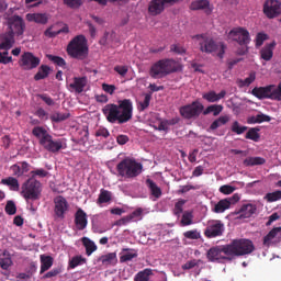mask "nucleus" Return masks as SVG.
Instances as JSON below:
<instances>
[{"mask_svg": "<svg viewBox=\"0 0 281 281\" xmlns=\"http://www.w3.org/2000/svg\"><path fill=\"white\" fill-rule=\"evenodd\" d=\"M35 115H36V117H40V120H44V121L49 120V113H47V111H45V109H43V108H38L35 111Z\"/></svg>", "mask_w": 281, "mask_h": 281, "instance_id": "obj_61", "label": "nucleus"}, {"mask_svg": "<svg viewBox=\"0 0 281 281\" xmlns=\"http://www.w3.org/2000/svg\"><path fill=\"white\" fill-rule=\"evenodd\" d=\"M271 85L266 87H255L251 90V94L258 100H270Z\"/></svg>", "mask_w": 281, "mask_h": 281, "instance_id": "obj_22", "label": "nucleus"}, {"mask_svg": "<svg viewBox=\"0 0 281 281\" xmlns=\"http://www.w3.org/2000/svg\"><path fill=\"white\" fill-rule=\"evenodd\" d=\"M228 41H234L238 43L240 47H246L241 50H238L239 56H245L247 54V46L251 43V35H249V31L243 26L234 27L228 32L227 35Z\"/></svg>", "mask_w": 281, "mask_h": 281, "instance_id": "obj_7", "label": "nucleus"}, {"mask_svg": "<svg viewBox=\"0 0 281 281\" xmlns=\"http://www.w3.org/2000/svg\"><path fill=\"white\" fill-rule=\"evenodd\" d=\"M270 100L281 102V83H279L278 86L270 85Z\"/></svg>", "mask_w": 281, "mask_h": 281, "instance_id": "obj_44", "label": "nucleus"}, {"mask_svg": "<svg viewBox=\"0 0 281 281\" xmlns=\"http://www.w3.org/2000/svg\"><path fill=\"white\" fill-rule=\"evenodd\" d=\"M256 210L257 207L254 204H243L236 212L237 218H251L256 214Z\"/></svg>", "mask_w": 281, "mask_h": 281, "instance_id": "obj_23", "label": "nucleus"}, {"mask_svg": "<svg viewBox=\"0 0 281 281\" xmlns=\"http://www.w3.org/2000/svg\"><path fill=\"white\" fill-rule=\"evenodd\" d=\"M80 265H87V258L82 256H75L68 262L69 269H76V267H80Z\"/></svg>", "mask_w": 281, "mask_h": 281, "instance_id": "obj_46", "label": "nucleus"}, {"mask_svg": "<svg viewBox=\"0 0 281 281\" xmlns=\"http://www.w3.org/2000/svg\"><path fill=\"white\" fill-rule=\"evenodd\" d=\"M67 54L77 60H85L89 56V46H87V37L85 35L75 36L67 46Z\"/></svg>", "mask_w": 281, "mask_h": 281, "instance_id": "obj_4", "label": "nucleus"}, {"mask_svg": "<svg viewBox=\"0 0 281 281\" xmlns=\"http://www.w3.org/2000/svg\"><path fill=\"white\" fill-rule=\"evenodd\" d=\"M54 26H49L45 30L44 36H47V38H56L59 34H69V26L64 25L63 29L58 31H52Z\"/></svg>", "mask_w": 281, "mask_h": 281, "instance_id": "obj_33", "label": "nucleus"}, {"mask_svg": "<svg viewBox=\"0 0 281 281\" xmlns=\"http://www.w3.org/2000/svg\"><path fill=\"white\" fill-rule=\"evenodd\" d=\"M10 170L13 177H23V171H21V166L19 164H14L10 167Z\"/></svg>", "mask_w": 281, "mask_h": 281, "instance_id": "obj_64", "label": "nucleus"}, {"mask_svg": "<svg viewBox=\"0 0 281 281\" xmlns=\"http://www.w3.org/2000/svg\"><path fill=\"white\" fill-rule=\"evenodd\" d=\"M263 14L267 19H276L281 14V3L278 0H266L263 4Z\"/></svg>", "mask_w": 281, "mask_h": 281, "instance_id": "obj_16", "label": "nucleus"}, {"mask_svg": "<svg viewBox=\"0 0 281 281\" xmlns=\"http://www.w3.org/2000/svg\"><path fill=\"white\" fill-rule=\"evenodd\" d=\"M81 241H82L83 247L86 248L87 256H91V254H93V251H98V246L89 237H82Z\"/></svg>", "mask_w": 281, "mask_h": 281, "instance_id": "obj_35", "label": "nucleus"}, {"mask_svg": "<svg viewBox=\"0 0 281 281\" xmlns=\"http://www.w3.org/2000/svg\"><path fill=\"white\" fill-rule=\"evenodd\" d=\"M2 186H8L13 192H19V180L14 177H8L1 180Z\"/></svg>", "mask_w": 281, "mask_h": 281, "instance_id": "obj_38", "label": "nucleus"}, {"mask_svg": "<svg viewBox=\"0 0 281 281\" xmlns=\"http://www.w3.org/2000/svg\"><path fill=\"white\" fill-rule=\"evenodd\" d=\"M63 273V269L60 268H54L50 271L46 272L43 277L42 280H47L49 278H56V276H60Z\"/></svg>", "mask_w": 281, "mask_h": 281, "instance_id": "obj_58", "label": "nucleus"}, {"mask_svg": "<svg viewBox=\"0 0 281 281\" xmlns=\"http://www.w3.org/2000/svg\"><path fill=\"white\" fill-rule=\"evenodd\" d=\"M267 164V160L262 157H248L244 160V166L251 167V166H263Z\"/></svg>", "mask_w": 281, "mask_h": 281, "instance_id": "obj_40", "label": "nucleus"}, {"mask_svg": "<svg viewBox=\"0 0 281 281\" xmlns=\"http://www.w3.org/2000/svg\"><path fill=\"white\" fill-rule=\"evenodd\" d=\"M46 58L50 60V63H54V65H57V67H65L67 65V61L60 56L56 55H46Z\"/></svg>", "mask_w": 281, "mask_h": 281, "instance_id": "obj_52", "label": "nucleus"}, {"mask_svg": "<svg viewBox=\"0 0 281 281\" xmlns=\"http://www.w3.org/2000/svg\"><path fill=\"white\" fill-rule=\"evenodd\" d=\"M236 191V187H232L229 184H224L222 187H220V192L222 194H233V192Z\"/></svg>", "mask_w": 281, "mask_h": 281, "instance_id": "obj_63", "label": "nucleus"}, {"mask_svg": "<svg viewBox=\"0 0 281 281\" xmlns=\"http://www.w3.org/2000/svg\"><path fill=\"white\" fill-rule=\"evenodd\" d=\"M37 98H40V100L45 102L47 106H54V104H56V101H54L52 97H49V94L47 93L37 94Z\"/></svg>", "mask_w": 281, "mask_h": 281, "instance_id": "obj_59", "label": "nucleus"}, {"mask_svg": "<svg viewBox=\"0 0 281 281\" xmlns=\"http://www.w3.org/2000/svg\"><path fill=\"white\" fill-rule=\"evenodd\" d=\"M206 258L209 262L217 263L225 262V260H232L229 247L227 246V244L222 246H214L207 250Z\"/></svg>", "mask_w": 281, "mask_h": 281, "instance_id": "obj_10", "label": "nucleus"}, {"mask_svg": "<svg viewBox=\"0 0 281 281\" xmlns=\"http://www.w3.org/2000/svg\"><path fill=\"white\" fill-rule=\"evenodd\" d=\"M280 240L281 227H274L263 237V245L265 247H271V245H278Z\"/></svg>", "mask_w": 281, "mask_h": 281, "instance_id": "obj_18", "label": "nucleus"}, {"mask_svg": "<svg viewBox=\"0 0 281 281\" xmlns=\"http://www.w3.org/2000/svg\"><path fill=\"white\" fill-rule=\"evenodd\" d=\"M249 127L245 126V125H240V123L238 121L233 122L232 126H231V131L232 133H235V135H243V133H246V131H248Z\"/></svg>", "mask_w": 281, "mask_h": 281, "instance_id": "obj_48", "label": "nucleus"}, {"mask_svg": "<svg viewBox=\"0 0 281 281\" xmlns=\"http://www.w3.org/2000/svg\"><path fill=\"white\" fill-rule=\"evenodd\" d=\"M210 113H213L214 117H218V115H221V113H223V105L211 104L206 109H203V111H202L203 115H210Z\"/></svg>", "mask_w": 281, "mask_h": 281, "instance_id": "obj_36", "label": "nucleus"}, {"mask_svg": "<svg viewBox=\"0 0 281 281\" xmlns=\"http://www.w3.org/2000/svg\"><path fill=\"white\" fill-rule=\"evenodd\" d=\"M194 224V214L191 211H184L180 221L181 227H188Z\"/></svg>", "mask_w": 281, "mask_h": 281, "instance_id": "obj_39", "label": "nucleus"}, {"mask_svg": "<svg viewBox=\"0 0 281 281\" xmlns=\"http://www.w3.org/2000/svg\"><path fill=\"white\" fill-rule=\"evenodd\" d=\"M265 200L268 203H276V201H280L281 200V190H277V191L267 193L265 195Z\"/></svg>", "mask_w": 281, "mask_h": 281, "instance_id": "obj_50", "label": "nucleus"}, {"mask_svg": "<svg viewBox=\"0 0 281 281\" xmlns=\"http://www.w3.org/2000/svg\"><path fill=\"white\" fill-rule=\"evenodd\" d=\"M227 246L232 260L240 256H249V254H254V251H256L254 241L247 238L233 239L229 244H227Z\"/></svg>", "mask_w": 281, "mask_h": 281, "instance_id": "obj_5", "label": "nucleus"}, {"mask_svg": "<svg viewBox=\"0 0 281 281\" xmlns=\"http://www.w3.org/2000/svg\"><path fill=\"white\" fill-rule=\"evenodd\" d=\"M42 192L43 186L41 184V181L34 178H29L22 184L21 194L26 201H38V199H41Z\"/></svg>", "mask_w": 281, "mask_h": 281, "instance_id": "obj_8", "label": "nucleus"}, {"mask_svg": "<svg viewBox=\"0 0 281 281\" xmlns=\"http://www.w3.org/2000/svg\"><path fill=\"white\" fill-rule=\"evenodd\" d=\"M55 214L57 218H65V213L69 210V203L63 195H58L54 199Z\"/></svg>", "mask_w": 281, "mask_h": 281, "instance_id": "obj_17", "label": "nucleus"}, {"mask_svg": "<svg viewBox=\"0 0 281 281\" xmlns=\"http://www.w3.org/2000/svg\"><path fill=\"white\" fill-rule=\"evenodd\" d=\"M40 261H41V270H40L41 274L45 273V271H49L52 267H54V258L52 256L41 255Z\"/></svg>", "mask_w": 281, "mask_h": 281, "instance_id": "obj_28", "label": "nucleus"}, {"mask_svg": "<svg viewBox=\"0 0 281 281\" xmlns=\"http://www.w3.org/2000/svg\"><path fill=\"white\" fill-rule=\"evenodd\" d=\"M225 234V224L221 220H212L204 231L206 238H218Z\"/></svg>", "mask_w": 281, "mask_h": 281, "instance_id": "obj_13", "label": "nucleus"}, {"mask_svg": "<svg viewBox=\"0 0 281 281\" xmlns=\"http://www.w3.org/2000/svg\"><path fill=\"white\" fill-rule=\"evenodd\" d=\"M47 175H49V172H47V170L45 169H36L31 171V179H35L36 177H40L41 179L47 177Z\"/></svg>", "mask_w": 281, "mask_h": 281, "instance_id": "obj_60", "label": "nucleus"}, {"mask_svg": "<svg viewBox=\"0 0 281 281\" xmlns=\"http://www.w3.org/2000/svg\"><path fill=\"white\" fill-rule=\"evenodd\" d=\"M134 258H137V250L133 248H123L120 254V262H131Z\"/></svg>", "mask_w": 281, "mask_h": 281, "instance_id": "obj_30", "label": "nucleus"}, {"mask_svg": "<svg viewBox=\"0 0 281 281\" xmlns=\"http://www.w3.org/2000/svg\"><path fill=\"white\" fill-rule=\"evenodd\" d=\"M32 135H34V137L40 139V146H41L50 134L47 133V130H45L43 126H35L32 130Z\"/></svg>", "mask_w": 281, "mask_h": 281, "instance_id": "obj_31", "label": "nucleus"}, {"mask_svg": "<svg viewBox=\"0 0 281 281\" xmlns=\"http://www.w3.org/2000/svg\"><path fill=\"white\" fill-rule=\"evenodd\" d=\"M26 21L29 23H37L40 25H47L49 15L47 13H27Z\"/></svg>", "mask_w": 281, "mask_h": 281, "instance_id": "obj_21", "label": "nucleus"}, {"mask_svg": "<svg viewBox=\"0 0 281 281\" xmlns=\"http://www.w3.org/2000/svg\"><path fill=\"white\" fill-rule=\"evenodd\" d=\"M64 5L70 10H78L82 5V0H64Z\"/></svg>", "mask_w": 281, "mask_h": 281, "instance_id": "obj_55", "label": "nucleus"}, {"mask_svg": "<svg viewBox=\"0 0 281 281\" xmlns=\"http://www.w3.org/2000/svg\"><path fill=\"white\" fill-rule=\"evenodd\" d=\"M52 71V68L47 65H42L37 72L34 75V80H45V78L49 77V74Z\"/></svg>", "mask_w": 281, "mask_h": 281, "instance_id": "obj_34", "label": "nucleus"}, {"mask_svg": "<svg viewBox=\"0 0 281 281\" xmlns=\"http://www.w3.org/2000/svg\"><path fill=\"white\" fill-rule=\"evenodd\" d=\"M98 262H101L103 267H115L117 265V252H109L106 255H102Z\"/></svg>", "mask_w": 281, "mask_h": 281, "instance_id": "obj_24", "label": "nucleus"}, {"mask_svg": "<svg viewBox=\"0 0 281 281\" xmlns=\"http://www.w3.org/2000/svg\"><path fill=\"white\" fill-rule=\"evenodd\" d=\"M14 8H10L3 14V19L7 21V25L9 26V32H13L15 36H23L25 32V21L20 15H12L14 14Z\"/></svg>", "mask_w": 281, "mask_h": 281, "instance_id": "obj_9", "label": "nucleus"}, {"mask_svg": "<svg viewBox=\"0 0 281 281\" xmlns=\"http://www.w3.org/2000/svg\"><path fill=\"white\" fill-rule=\"evenodd\" d=\"M273 47H276V42H272L270 44H266L265 47H262L259 52L260 58L262 60H266V63H269L271 58H273Z\"/></svg>", "mask_w": 281, "mask_h": 281, "instance_id": "obj_27", "label": "nucleus"}, {"mask_svg": "<svg viewBox=\"0 0 281 281\" xmlns=\"http://www.w3.org/2000/svg\"><path fill=\"white\" fill-rule=\"evenodd\" d=\"M112 199V193L111 191L104 190L102 189L99 198H98V203L102 204V203H109Z\"/></svg>", "mask_w": 281, "mask_h": 281, "instance_id": "obj_51", "label": "nucleus"}, {"mask_svg": "<svg viewBox=\"0 0 281 281\" xmlns=\"http://www.w3.org/2000/svg\"><path fill=\"white\" fill-rule=\"evenodd\" d=\"M4 212L9 214V216H14L16 214V204H14V201L9 200L7 202V205L4 207Z\"/></svg>", "mask_w": 281, "mask_h": 281, "instance_id": "obj_56", "label": "nucleus"}, {"mask_svg": "<svg viewBox=\"0 0 281 281\" xmlns=\"http://www.w3.org/2000/svg\"><path fill=\"white\" fill-rule=\"evenodd\" d=\"M87 87V77H75L74 82L69 85V88L72 89L76 93H82Z\"/></svg>", "mask_w": 281, "mask_h": 281, "instance_id": "obj_26", "label": "nucleus"}, {"mask_svg": "<svg viewBox=\"0 0 281 281\" xmlns=\"http://www.w3.org/2000/svg\"><path fill=\"white\" fill-rule=\"evenodd\" d=\"M71 117V114L69 112L61 113V112H55L50 115V122H55L56 124L60 122H65V120H69Z\"/></svg>", "mask_w": 281, "mask_h": 281, "instance_id": "obj_43", "label": "nucleus"}, {"mask_svg": "<svg viewBox=\"0 0 281 281\" xmlns=\"http://www.w3.org/2000/svg\"><path fill=\"white\" fill-rule=\"evenodd\" d=\"M150 100H153L151 93H145V98L143 101L138 102V111H146L150 106Z\"/></svg>", "mask_w": 281, "mask_h": 281, "instance_id": "obj_49", "label": "nucleus"}, {"mask_svg": "<svg viewBox=\"0 0 281 281\" xmlns=\"http://www.w3.org/2000/svg\"><path fill=\"white\" fill-rule=\"evenodd\" d=\"M44 150H47V153H53V155H56L60 153V150H65L67 148V138H54L52 134L42 143L41 145Z\"/></svg>", "mask_w": 281, "mask_h": 281, "instance_id": "obj_12", "label": "nucleus"}, {"mask_svg": "<svg viewBox=\"0 0 281 281\" xmlns=\"http://www.w3.org/2000/svg\"><path fill=\"white\" fill-rule=\"evenodd\" d=\"M229 207H232L229 205V201H227L226 199H222L214 205L212 212H214L215 214H223V212L229 210Z\"/></svg>", "mask_w": 281, "mask_h": 281, "instance_id": "obj_37", "label": "nucleus"}, {"mask_svg": "<svg viewBox=\"0 0 281 281\" xmlns=\"http://www.w3.org/2000/svg\"><path fill=\"white\" fill-rule=\"evenodd\" d=\"M225 95H227V91L225 90H221L220 93H216V91L211 90L209 92H205L202 94L203 100H206V102H220V100H223V98H225Z\"/></svg>", "mask_w": 281, "mask_h": 281, "instance_id": "obj_25", "label": "nucleus"}, {"mask_svg": "<svg viewBox=\"0 0 281 281\" xmlns=\"http://www.w3.org/2000/svg\"><path fill=\"white\" fill-rule=\"evenodd\" d=\"M183 205H186V200H180L175 204L173 214L179 218L183 214Z\"/></svg>", "mask_w": 281, "mask_h": 281, "instance_id": "obj_57", "label": "nucleus"}, {"mask_svg": "<svg viewBox=\"0 0 281 281\" xmlns=\"http://www.w3.org/2000/svg\"><path fill=\"white\" fill-rule=\"evenodd\" d=\"M246 139H251V142H260V130L258 127H250L245 135Z\"/></svg>", "mask_w": 281, "mask_h": 281, "instance_id": "obj_45", "label": "nucleus"}, {"mask_svg": "<svg viewBox=\"0 0 281 281\" xmlns=\"http://www.w3.org/2000/svg\"><path fill=\"white\" fill-rule=\"evenodd\" d=\"M193 38L198 41V45L202 54L218 56V58H223V56H225V44L223 42H216L211 36H207V34H198L194 35Z\"/></svg>", "mask_w": 281, "mask_h": 281, "instance_id": "obj_2", "label": "nucleus"}, {"mask_svg": "<svg viewBox=\"0 0 281 281\" xmlns=\"http://www.w3.org/2000/svg\"><path fill=\"white\" fill-rule=\"evenodd\" d=\"M210 8V1L209 0H195L191 2L190 10L196 11V10H207Z\"/></svg>", "mask_w": 281, "mask_h": 281, "instance_id": "obj_42", "label": "nucleus"}, {"mask_svg": "<svg viewBox=\"0 0 281 281\" xmlns=\"http://www.w3.org/2000/svg\"><path fill=\"white\" fill-rule=\"evenodd\" d=\"M228 122H229V115H222L211 123L207 131L214 132L217 128H221V126H225V124H227Z\"/></svg>", "mask_w": 281, "mask_h": 281, "instance_id": "obj_32", "label": "nucleus"}, {"mask_svg": "<svg viewBox=\"0 0 281 281\" xmlns=\"http://www.w3.org/2000/svg\"><path fill=\"white\" fill-rule=\"evenodd\" d=\"M184 238L188 240H199L201 238V233L198 229L187 231L183 233Z\"/></svg>", "mask_w": 281, "mask_h": 281, "instance_id": "obj_54", "label": "nucleus"}, {"mask_svg": "<svg viewBox=\"0 0 281 281\" xmlns=\"http://www.w3.org/2000/svg\"><path fill=\"white\" fill-rule=\"evenodd\" d=\"M100 43L102 45H111V43H117V35L114 31L105 32Z\"/></svg>", "mask_w": 281, "mask_h": 281, "instance_id": "obj_41", "label": "nucleus"}, {"mask_svg": "<svg viewBox=\"0 0 281 281\" xmlns=\"http://www.w3.org/2000/svg\"><path fill=\"white\" fill-rule=\"evenodd\" d=\"M151 196H154V199H161V188H159V186H157V183L155 181H153V179L148 178L145 181Z\"/></svg>", "mask_w": 281, "mask_h": 281, "instance_id": "obj_29", "label": "nucleus"}, {"mask_svg": "<svg viewBox=\"0 0 281 281\" xmlns=\"http://www.w3.org/2000/svg\"><path fill=\"white\" fill-rule=\"evenodd\" d=\"M183 0H151L149 2L148 12L151 16H158L166 10L167 5H175Z\"/></svg>", "mask_w": 281, "mask_h": 281, "instance_id": "obj_15", "label": "nucleus"}, {"mask_svg": "<svg viewBox=\"0 0 281 281\" xmlns=\"http://www.w3.org/2000/svg\"><path fill=\"white\" fill-rule=\"evenodd\" d=\"M180 66L179 63L175 59H160L151 65L149 69V75L151 78H166V76H170V74H175L179 71Z\"/></svg>", "mask_w": 281, "mask_h": 281, "instance_id": "obj_3", "label": "nucleus"}, {"mask_svg": "<svg viewBox=\"0 0 281 281\" xmlns=\"http://www.w3.org/2000/svg\"><path fill=\"white\" fill-rule=\"evenodd\" d=\"M256 81V72H250L249 77H247L246 79H239L238 80V85L239 87H249V85H251L252 82Z\"/></svg>", "mask_w": 281, "mask_h": 281, "instance_id": "obj_53", "label": "nucleus"}, {"mask_svg": "<svg viewBox=\"0 0 281 281\" xmlns=\"http://www.w3.org/2000/svg\"><path fill=\"white\" fill-rule=\"evenodd\" d=\"M203 109L205 105L201 101H193L191 104L181 106L179 113L184 120H196L203 113Z\"/></svg>", "mask_w": 281, "mask_h": 281, "instance_id": "obj_11", "label": "nucleus"}, {"mask_svg": "<svg viewBox=\"0 0 281 281\" xmlns=\"http://www.w3.org/2000/svg\"><path fill=\"white\" fill-rule=\"evenodd\" d=\"M14 33L12 31L0 34V49L9 52V49L14 47Z\"/></svg>", "mask_w": 281, "mask_h": 281, "instance_id": "obj_19", "label": "nucleus"}, {"mask_svg": "<svg viewBox=\"0 0 281 281\" xmlns=\"http://www.w3.org/2000/svg\"><path fill=\"white\" fill-rule=\"evenodd\" d=\"M75 225L78 232L87 229V225H89V220H87V213L82 209H78L75 213Z\"/></svg>", "mask_w": 281, "mask_h": 281, "instance_id": "obj_20", "label": "nucleus"}, {"mask_svg": "<svg viewBox=\"0 0 281 281\" xmlns=\"http://www.w3.org/2000/svg\"><path fill=\"white\" fill-rule=\"evenodd\" d=\"M110 124H126L133 120V101L131 99L119 100L117 104L110 103L102 109Z\"/></svg>", "mask_w": 281, "mask_h": 281, "instance_id": "obj_1", "label": "nucleus"}, {"mask_svg": "<svg viewBox=\"0 0 281 281\" xmlns=\"http://www.w3.org/2000/svg\"><path fill=\"white\" fill-rule=\"evenodd\" d=\"M19 65L24 71H32V69H36L38 65H41V58L36 57L31 52H25L21 55L19 60Z\"/></svg>", "mask_w": 281, "mask_h": 281, "instance_id": "obj_14", "label": "nucleus"}, {"mask_svg": "<svg viewBox=\"0 0 281 281\" xmlns=\"http://www.w3.org/2000/svg\"><path fill=\"white\" fill-rule=\"evenodd\" d=\"M142 170H144V166L133 158H124L116 166L119 177H124L125 179H135V177H139Z\"/></svg>", "mask_w": 281, "mask_h": 281, "instance_id": "obj_6", "label": "nucleus"}, {"mask_svg": "<svg viewBox=\"0 0 281 281\" xmlns=\"http://www.w3.org/2000/svg\"><path fill=\"white\" fill-rule=\"evenodd\" d=\"M0 267L4 271H8V269H10V267H12V259L10 257L0 259Z\"/></svg>", "mask_w": 281, "mask_h": 281, "instance_id": "obj_62", "label": "nucleus"}, {"mask_svg": "<svg viewBox=\"0 0 281 281\" xmlns=\"http://www.w3.org/2000/svg\"><path fill=\"white\" fill-rule=\"evenodd\" d=\"M139 216H142V209H138L134 211L132 214L127 215L126 217H123L122 220H120L117 222V225H126L127 223H131L133 218H137Z\"/></svg>", "mask_w": 281, "mask_h": 281, "instance_id": "obj_47", "label": "nucleus"}]
</instances>
